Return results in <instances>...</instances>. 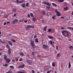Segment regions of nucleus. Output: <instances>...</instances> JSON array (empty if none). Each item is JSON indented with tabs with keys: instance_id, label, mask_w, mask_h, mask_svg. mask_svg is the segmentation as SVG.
Masks as SVG:
<instances>
[{
	"instance_id": "1",
	"label": "nucleus",
	"mask_w": 73,
	"mask_h": 73,
	"mask_svg": "<svg viewBox=\"0 0 73 73\" xmlns=\"http://www.w3.org/2000/svg\"><path fill=\"white\" fill-rule=\"evenodd\" d=\"M42 3L43 4H44L45 5H48V6H50L51 5L49 3L45 1H43Z\"/></svg>"
},
{
	"instance_id": "2",
	"label": "nucleus",
	"mask_w": 73,
	"mask_h": 73,
	"mask_svg": "<svg viewBox=\"0 0 73 73\" xmlns=\"http://www.w3.org/2000/svg\"><path fill=\"white\" fill-rule=\"evenodd\" d=\"M55 12L56 13V16H61V14H60L59 11L56 10L55 11Z\"/></svg>"
},
{
	"instance_id": "3",
	"label": "nucleus",
	"mask_w": 73,
	"mask_h": 73,
	"mask_svg": "<svg viewBox=\"0 0 73 73\" xmlns=\"http://www.w3.org/2000/svg\"><path fill=\"white\" fill-rule=\"evenodd\" d=\"M17 21H18V20H17V19H16L12 21V24H16V23Z\"/></svg>"
},
{
	"instance_id": "4",
	"label": "nucleus",
	"mask_w": 73,
	"mask_h": 73,
	"mask_svg": "<svg viewBox=\"0 0 73 73\" xmlns=\"http://www.w3.org/2000/svg\"><path fill=\"white\" fill-rule=\"evenodd\" d=\"M67 33V36H69V33L68 32H67V31H62V34L63 35H64V33Z\"/></svg>"
},
{
	"instance_id": "5",
	"label": "nucleus",
	"mask_w": 73,
	"mask_h": 73,
	"mask_svg": "<svg viewBox=\"0 0 73 73\" xmlns=\"http://www.w3.org/2000/svg\"><path fill=\"white\" fill-rule=\"evenodd\" d=\"M24 66H25V65L24 64H23V65H21L20 66H19L18 68H21V69H22V68H23Z\"/></svg>"
},
{
	"instance_id": "6",
	"label": "nucleus",
	"mask_w": 73,
	"mask_h": 73,
	"mask_svg": "<svg viewBox=\"0 0 73 73\" xmlns=\"http://www.w3.org/2000/svg\"><path fill=\"white\" fill-rule=\"evenodd\" d=\"M42 47L44 49H46L48 48V45H46L45 44H43Z\"/></svg>"
},
{
	"instance_id": "7",
	"label": "nucleus",
	"mask_w": 73,
	"mask_h": 73,
	"mask_svg": "<svg viewBox=\"0 0 73 73\" xmlns=\"http://www.w3.org/2000/svg\"><path fill=\"white\" fill-rule=\"evenodd\" d=\"M31 45L33 46H35V43H34V41L33 40H32L31 41Z\"/></svg>"
},
{
	"instance_id": "8",
	"label": "nucleus",
	"mask_w": 73,
	"mask_h": 73,
	"mask_svg": "<svg viewBox=\"0 0 73 73\" xmlns=\"http://www.w3.org/2000/svg\"><path fill=\"white\" fill-rule=\"evenodd\" d=\"M31 25H28L26 27V30H29V29L31 28Z\"/></svg>"
},
{
	"instance_id": "9",
	"label": "nucleus",
	"mask_w": 73,
	"mask_h": 73,
	"mask_svg": "<svg viewBox=\"0 0 73 73\" xmlns=\"http://www.w3.org/2000/svg\"><path fill=\"white\" fill-rule=\"evenodd\" d=\"M6 61L7 63H9L11 61V59L7 58V59L6 60Z\"/></svg>"
},
{
	"instance_id": "10",
	"label": "nucleus",
	"mask_w": 73,
	"mask_h": 73,
	"mask_svg": "<svg viewBox=\"0 0 73 73\" xmlns=\"http://www.w3.org/2000/svg\"><path fill=\"white\" fill-rule=\"evenodd\" d=\"M15 3H23V1H19V0H17V1H15Z\"/></svg>"
},
{
	"instance_id": "11",
	"label": "nucleus",
	"mask_w": 73,
	"mask_h": 73,
	"mask_svg": "<svg viewBox=\"0 0 73 73\" xmlns=\"http://www.w3.org/2000/svg\"><path fill=\"white\" fill-rule=\"evenodd\" d=\"M8 54L9 55H11V50L10 49H8Z\"/></svg>"
},
{
	"instance_id": "12",
	"label": "nucleus",
	"mask_w": 73,
	"mask_h": 73,
	"mask_svg": "<svg viewBox=\"0 0 73 73\" xmlns=\"http://www.w3.org/2000/svg\"><path fill=\"white\" fill-rule=\"evenodd\" d=\"M21 5L22 7H23V8H25V3H22L21 4Z\"/></svg>"
},
{
	"instance_id": "13",
	"label": "nucleus",
	"mask_w": 73,
	"mask_h": 73,
	"mask_svg": "<svg viewBox=\"0 0 73 73\" xmlns=\"http://www.w3.org/2000/svg\"><path fill=\"white\" fill-rule=\"evenodd\" d=\"M27 63H28V64L29 65H31V61L30 60L28 59L27 60Z\"/></svg>"
},
{
	"instance_id": "14",
	"label": "nucleus",
	"mask_w": 73,
	"mask_h": 73,
	"mask_svg": "<svg viewBox=\"0 0 73 73\" xmlns=\"http://www.w3.org/2000/svg\"><path fill=\"white\" fill-rule=\"evenodd\" d=\"M19 54L20 56H24V53H23V52H20L19 53Z\"/></svg>"
},
{
	"instance_id": "15",
	"label": "nucleus",
	"mask_w": 73,
	"mask_h": 73,
	"mask_svg": "<svg viewBox=\"0 0 73 73\" xmlns=\"http://www.w3.org/2000/svg\"><path fill=\"white\" fill-rule=\"evenodd\" d=\"M8 43L10 46H13V45L12 44V42H11L10 41H8Z\"/></svg>"
},
{
	"instance_id": "16",
	"label": "nucleus",
	"mask_w": 73,
	"mask_h": 73,
	"mask_svg": "<svg viewBox=\"0 0 73 73\" xmlns=\"http://www.w3.org/2000/svg\"><path fill=\"white\" fill-rule=\"evenodd\" d=\"M3 56H4V60H6L8 58H7V56L5 55H4Z\"/></svg>"
},
{
	"instance_id": "17",
	"label": "nucleus",
	"mask_w": 73,
	"mask_h": 73,
	"mask_svg": "<svg viewBox=\"0 0 73 73\" xmlns=\"http://www.w3.org/2000/svg\"><path fill=\"white\" fill-rule=\"evenodd\" d=\"M52 5L53 6V7H57V5L54 3H52Z\"/></svg>"
},
{
	"instance_id": "18",
	"label": "nucleus",
	"mask_w": 73,
	"mask_h": 73,
	"mask_svg": "<svg viewBox=\"0 0 73 73\" xmlns=\"http://www.w3.org/2000/svg\"><path fill=\"white\" fill-rule=\"evenodd\" d=\"M67 29H71V30H72V31H73V27H68L67 28Z\"/></svg>"
},
{
	"instance_id": "19",
	"label": "nucleus",
	"mask_w": 73,
	"mask_h": 73,
	"mask_svg": "<svg viewBox=\"0 0 73 73\" xmlns=\"http://www.w3.org/2000/svg\"><path fill=\"white\" fill-rule=\"evenodd\" d=\"M48 38L50 39H53V36H48Z\"/></svg>"
},
{
	"instance_id": "20",
	"label": "nucleus",
	"mask_w": 73,
	"mask_h": 73,
	"mask_svg": "<svg viewBox=\"0 0 73 73\" xmlns=\"http://www.w3.org/2000/svg\"><path fill=\"white\" fill-rule=\"evenodd\" d=\"M70 67H71V64H70V61L69 64L68 65V68L69 69L70 68Z\"/></svg>"
},
{
	"instance_id": "21",
	"label": "nucleus",
	"mask_w": 73,
	"mask_h": 73,
	"mask_svg": "<svg viewBox=\"0 0 73 73\" xmlns=\"http://www.w3.org/2000/svg\"><path fill=\"white\" fill-rule=\"evenodd\" d=\"M59 2V3H62L64 1V0H58V1Z\"/></svg>"
},
{
	"instance_id": "22",
	"label": "nucleus",
	"mask_w": 73,
	"mask_h": 73,
	"mask_svg": "<svg viewBox=\"0 0 73 73\" xmlns=\"http://www.w3.org/2000/svg\"><path fill=\"white\" fill-rule=\"evenodd\" d=\"M68 9V8L67 7H66L64 8V10L65 11H67Z\"/></svg>"
},
{
	"instance_id": "23",
	"label": "nucleus",
	"mask_w": 73,
	"mask_h": 73,
	"mask_svg": "<svg viewBox=\"0 0 73 73\" xmlns=\"http://www.w3.org/2000/svg\"><path fill=\"white\" fill-rule=\"evenodd\" d=\"M56 17V15H54L52 16V18L53 20H55V18Z\"/></svg>"
},
{
	"instance_id": "24",
	"label": "nucleus",
	"mask_w": 73,
	"mask_h": 73,
	"mask_svg": "<svg viewBox=\"0 0 73 73\" xmlns=\"http://www.w3.org/2000/svg\"><path fill=\"white\" fill-rule=\"evenodd\" d=\"M46 28H47V26H45L43 28V30L44 31H46Z\"/></svg>"
},
{
	"instance_id": "25",
	"label": "nucleus",
	"mask_w": 73,
	"mask_h": 73,
	"mask_svg": "<svg viewBox=\"0 0 73 73\" xmlns=\"http://www.w3.org/2000/svg\"><path fill=\"white\" fill-rule=\"evenodd\" d=\"M35 42H38V39L36 38L35 40Z\"/></svg>"
},
{
	"instance_id": "26",
	"label": "nucleus",
	"mask_w": 73,
	"mask_h": 73,
	"mask_svg": "<svg viewBox=\"0 0 73 73\" xmlns=\"http://www.w3.org/2000/svg\"><path fill=\"white\" fill-rule=\"evenodd\" d=\"M12 11L13 12H16V9H13Z\"/></svg>"
},
{
	"instance_id": "27",
	"label": "nucleus",
	"mask_w": 73,
	"mask_h": 73,
	"mask_svg": "<svg viewBox=\"0 0 73 73\" xmlns=\"http://www.w3.org/2000/svg\"><path fill=\"white\" fill-rule=\"evenodd\" d=\"M10 68H12V69H14V66H9Z\"/></svg>"
},
{
	"instance_id": "28",
	"label": "nucleus",
	"mask_w": 73,
	"mask_h": 73,
	"mask_svg": "<svg viewBox=\"0 0 73 73\" xmlns=\"http://www.w3.org/2000/svg\"><path fill=\"white\" fill-rule=\"evenodd\" d=\"M52 66H55V64L54 62H52Z\"/></svg>"
},
{
	"instance_id": "29",
	"label": "nucleus",
	"mask_w": 73,
	"mask_h": 73,
	"mask_svg": "<svg viewBox=\"0 0 73 73\" xmlns=\"http://www.w3.org/2000/svg\"><path fill=\"white\" fill-rule=\"evenodd\" d=\"M49 43L51 44V45H52L53 44V43L52 42V41L50 40L49 41Z\"/></svg>"
},
{
	"instance_id": "30",
	"label": "nucleus",
	"mask_w": 73,
	"mask_h": 73,
	"mask_svg": "<svg viewBox=\"0 0 73 73\" xmlns=\"http://www.w3.org/2000/svg\"><path fill=\"white\" fill-rule=\"evenodd\" d=\"M7 48H8V49H11V48H10V47L7 44Z\"/></svg>"
},
{
	"instance_id": "31",
	"label": "nucleus",
	"mask_w": 73,
	"mask_h": 73,
	"mask_svg": "<svg viewBox=\"0 0 73 73\" xmlns=\"http://www.w3.org/2000/svg\"><path fill=\"white\" fill-rule=\"evenodd\" d=\"M50 6H47L46 7V8L47 9H49V8H50Z\"/></svg>"
},
{
	"instance_id": "32",
	"label": "nucleus",
	"mask_w": 73,
	"mask_h": 73,
	"mask_svg": "<svg viewBox=\"0 0 73 73\" xmlns=\"http://www.w3.org/2000/svg\"><path fill=\"white\" fill-rule=\"evenodd\" d=\"M11 41H13V42H16V40L14 39H12Z\"/></svg>"
},
{
	"instance_id": "33",
	"label": "nucleus",
	"mask_w": 73,
	"mask_h": 73,
	"mask_svg": "<svg viewBox=\"0 0 73 73\" xmlns=\"http://www.w3.org/2000/svg\"><path fill=\"white\" fill-rule=\"evenodd\" d=\"M30 28H35V26L32 25H30Z\"/></svg>"
},
{
	"instance_id": "34",
	"label": "nucleus",
	"mask_w": 73,
	"mask_h": 73,
	"mask_svg": "<svg viewBox=\"0 0 73 73\" xmlns=\"http://www.w3.org/2000/svg\"><path fill=\"white\" fill-rule=\"evenodd\" d=\"M51 30L52 29H50L48 30V32H51Z\"/></svg>"
},
{
	"instance_id": "35",
	"label": "nucleus",
	"mask_w": 73,
	"mask_h": 73,
	"mask_svg": "<svg viewBox=\"0 0 73 73\" xmlns=\"http://www.w3.org/2000/svg\"><path fill=\"white\" fill-rule=\"evenodd\" d=\"M30 16L31 17H33L34 16H33V13H31L30 14Z\"/></svg>"
},
{
	"instance_id": "36",
	"label": "nucleus",
	"mask_w": 73,
	"mask_h": 73,
	"mask_svg": "<svg viewBox=\"0 0 73 73\" xmlns=\"http://www.w3.org/2000/svg\"><path fill=\"white\" fill-rule=\"evenodd\" d=\"M26 6L28 7L29 6V3H27L26 4Z\"/></svg>"
},
{
	"instance_id": "37",
	"label": "nucleus",
	"mask_w": 73,
	"mask_h": 73,
	"mask_svg": "<svg viewBox=\"0 0 73 73\" xmlns=\"http://www.w3.org/2000/svg\"><path fill=\"white\" fill-rule=\"evenodd\" d=\"M3 66H8V64H3Z\"/></svg>"
},
{
	"instance_id": "38",
	"label": "nucleus",
	"mask_w": 73,
	"mask_h": 73,
	"mask_svg": "<svg viewBox=\"0 0 73 73\" xmlns=\"http://www.w3.org/2000/svg\"><path fill=\"white\" fill-rule=\"evenodd\" d=\"M32 54L34 56H35V52H33L32 53Z\"/></svg>"
},
{
	"instance_id": "39",
	"label": "nucleus",
	"mask_w": 73,
	"mask_h": 73,
	"mask_svg": "<svg viewBox=\"0 0 73 73\" xmlns=\"http://www.w3.org/2000/svg\"><path fill=\"white\" fill-rule=\"evenodd\" d=\"M33 20L34 22H35V20H36V18H33Z\"/></svg>"
},
{
	"instance_id": "40",
	"label": "nucleus",
	"mask_w": 73,
	"mask_h": 73,
	"mask_svg": "<svg viewBox=\"0 0 73 73\" xmlns=\"http://www.w3.org/2000/svg\"><path fill=\"white\" fill-rule=\"evenodd\" d=\"M16 14H14L12 16V17H15V16H16Z\"/></svg>"
},
{
	"instance_id": "41",
	"label": "nucleus",
	"mask_w": 73,
	"mask_h": 73,
	"mask_svg": "<svg viewBox=\"0 0 73 73\" xmlns=\"http://www.w3.org/2000/svg\"><path fill=\"white\" fill-rule=\"evenodd\" d=\"M60 53H58V54L57 55V57H58L59 56H60Z\"/></svg>"
},
{
	"instance_id": "42",
	"label": "nucleus",
	"mask_w": 73,
	"mask_h": 73,
	"mask_svg": "<svg viewBox=\"0 0 73 73\" xmlns=\"http://www.w3.org/2000/svg\"><path fill=\"white\" fill-rule=\"evenodd\" d=\"M42 13H43V15H45V11H43L42 12Z\"/></svg>"
},
{
	"instance_id": "43",
	"label": "nucleus",
	"mask_w": 73,
	"mask_h": 73,
	"mask_svg": "<svg viewBox=\"0 0 73 73\" xmlns=\"http://www.w3.org/2000/svg\"><path fill=\"white\" fill-rule=\"evenodd\" d=\"M12 73V72L10 71L6 72V73Z\"/></svg>"
},
{
	"instance_id": "44",
	"label": "nucleus",
	"mask_w": 73,
	"mask_h": 73,
	"mask_svg": "<svg viewBox=\"0 0 73 73\" xmlns=\"http://www.w3.org/2000/svg\"><path fill=\"white\" fill-rule=\"evenodd\" d=\"M69 48L72 49V48L73 46H69Z\"/></svg>"
},
{
	"instance_id": "45",
	"label": "nucleus",
	"mask_w": 73,
	"mask_h": 73,
	"mask_svg": "<svg viewBox=\"0 0 73 73\" xmlns=\"http://www.w3.org/2000/svg\"><path fill=\"white\" fill-rule=\"evenodd\" d=\"M23 59L22 58H21L19 60V61H21Z\"/></svg>"
},
{
	"instance_id": "46",
	"label": "nucleus",
	"mask_w": 73,
	"mask_h": 73,
	"mask_svg": "<svg viewBox=\"0 0 73 73\" xmlns=\"http://www.w3.org/2000/svg\"><path fill=\"white\" fill-rule=\"evenodd\" d=\"M50 72H51V70H50V71H48L47 72V73H50Z\"/></svg>"
},
{
	"instance_id": "47",
	"label": "nucleus",
	"mask_w": 73,
	"mask_h": 73,
	"mask_svg": "<svg viewBox=\"0 0 73 73\" xmlns=\"http://www.w3.org/2000/svg\"><path fill=\"white\" fill-rule=\"evenodd\" d=\"M10 21H8L7 22V24H10Z\"/></svg>"
},
{
	"instance_id": "48",
	"label": "nucleus",
	"mask_w": 73,
	"mask_h": 73,
	"mask_svg": "<svg viewBox=\"0 0 73 73\" xmlns=\"http://www.w3.org/2000/svg\"><path fill=\"white\" fill-rule=\"evenodd\" d=\"M6 24H7V23L6 22H5L3 24L4 25H6Z\"/></svg>"
},
{
	"instance_id": "49",
	"label": "nucleus",
	"mask_w": 73,
	"mask_h": 73,
	"mask_svg": "<svg viewBox=\"0 0 73 73\" xmlns=\"http://www.w3.org/2000/svg\"><path fill=\"white\" fill-rule=\"evenodd\" d=\"M56 50H58V46H56Z\"/></svg>"
},
{
	"instance_id": "50",
	"label": "nucleus",
	"mask_w": 73,
	"mask_h": 73,
	"mask_svg": "<svg viewBox=\"0 0 73 73\" xmlns=\"http://www.w3.org/2000/svg\"><path fill=\"white\" fill-rule=\"evenodd\" d=\"M15 60H16V61H18V60H19V59L17 58H16Z\"/></svg>"
},
{
	"instance_id": "51",
	"label": "nucleus",
	"mask_w": 73,
	"mask_h": 73,
	"mask_svg": "<svg viewBox=\"0 0 73 73\" xmlns=\"http://www.w3.org/2000/svg\"><path fill=\"white\" fill-rule=\"evenodd\" d=\"M40 57V56L38 55H37V57Z\"/></svg>"
},
{
	"instance_id": "52",
	"label": "nucleus",
	"mask_w": 73,
	"mask_h": 73,
	"mask_svg": "<svg viewBox=\"0 0 73 73\" xmlns=\"http://www.w3.org/2000/svg\"><path fill=\"white\" fill-rule=\"evenodd\" d=\"M37 37V35H35L34 36V38H36Z\"/></svg>"
},
{
	"instance_id": "53",
	"label": "nucleus",
	"mask_w": 73,
	"mask_h": 73,
	"mask_svg": "<svg viewBox=\"0 0 73 73\" xmlns=\"http://www.w3.org/2000/svg\"><path fill=\"white\" fill-rule=\"evenodd\" d=\"M32 73H35V71L33 70H32Z\"/></svg>"
},
{
	"instance_id": "54",
	"label": "nucleus",
	"mask_w": 73,
	"mask_h": 73,
	"mask_svg": "<svg viewBox=\"0 0 73 73\" xmlns=\"http://www.w3.org/2000/svg\"><path fill=\"white\" fill-rule=\"evenodd\" d=\"M28 17H29V18H30V15H29V14H28Z\"/></svg>"
},
{
	"instance_id": "55",
	"label": "nucleus",
	"mask_w": 73,
	"mask_h": 73,
	"mask_svg": "<svg viewBox=\"0 0 73 73\" xmlns=\"http://www.w3.org/2000/svg\"><path fill=\"white\" fill-rule=\"evenodd\" d=\"M64 29V27H62L61 28V29Z\"/></svg>"
},
{
	"instance_id": "56",
	"label": "nucleus",
	"mask_w": 73,
	"mask_h": 73,
	"mask_svg": "<svg viewBox=\"0 0 73 73\" xmlns=\"http://www.w3.org/2000/svg\"><path fill=\"white\" fill-rule=\"evenodd\" d=\"M12 61H15V60H14V59H13L12 60Z\"/></svg>"
},
{
	"instance_id": "57",
	"label": "nucleus",
	"mask_w": 73,
	"mask_h": 73,
	"mask_svg": "<svg viewBox=\"0 0 73 73\" xmlns=\"http://www.w3.org/2000/svg\"><path fill=\"white\" fill-rule=\"evenodd\" d=\"M63 36H64V37H68V36H66V35H64H64H63Z\"/></svg>"
},
{
	"instance_id": "58",
	"label": "nucleus",
	"mask_w": 73,
	"mask_h": 73,
	"mask_svg": "<svg viewBox=\"0 0 73 73\" xmlns=\"http://www.w3.org/2000/svg\"><path fill=\"white\" fill-rule=\"evenodd\" d=\"M24 22H25V23H27V20H25V21H24Z\"/></svg>"
},
{
	"instance_id": "59",
	"label": "nucleus",
	"mask_w": 73,
	"mask_h": 73,
	"mask_svg": "<svg viewBox=\"0 0 73 73\" xmlns=\"http://www.w3.org/2000/svg\"><path fill=\"white\" fill-rule=\"evenodd\" d=\"M61 18L62 19H64V17H63V16L61 17Z\"/></svg>"
},
{
	"instance_id": "60",
	"label": "nucleus",
	"mask_w": 73,
	"mask_h": 73,
	"mask_svg": "<svg viewBox=\"0 0 73 73\" xmlns=\"http://www.w3.org/2000/svg\"><path fill=\"white\" fill-rule=\"evenodd\" d=\"M1 42H2L3 44H4L5 43L4 42H3V41H1Z\"/></svg>"
},
{
	"instance_id": "61",
	"label": "nucleus",
	"mask_w": 73,
	"mask_h": 73,
	"mask_svg": "<svg viewBox=\"0 0 73 73\" xmlns=\"http://www.w3.org/2000/svg\"><path fill=\"white\" fill-rule=\"evenodd\" d=\"M19 22H21V20H19Z\"/></svg>"
},
{
	"instance_id": "62",
	"label": "nucleus",
	"mask_w": 73,
	"mask_h": 73,
	"mask_svg": "<svg viewBox=\"0 0 73 73\" xmlns=\"http://www.w3.org/2000/svg\"><path fill=\"white\" fill-rule=\"evenodd\" d=\"M55 73H57V71H55Z\"/></svg>"
},
{
	"instance_id": "63",
	"label": "nucleus",
	"mask_w": 73,
	"mask_h": 73,
	"mask_svg": "<svg viewBox=\"0 0 73 73\" xmlns=\"http://www.w3.org/2000/svg\"><path fill=\"white\" fill-rule=\"evenodd\" d=\"M3 13V11H1V13Z\"/></svg>"
},
{
	"instance_id": "64",
	"label": "nucleus",
	"mask_w": 73,
	"mask_h": 73,
	"mask_svg": "<svg viewBox=\"0 0 73 73\" xmlns=\"http://www.w3.org/2000/svg\"><path fill=\"white\" fill-rule=\"evenodd\" d=\"M72 15H73V11L72 13Z\"/></svg>"
}]
</instances>
